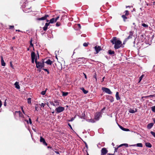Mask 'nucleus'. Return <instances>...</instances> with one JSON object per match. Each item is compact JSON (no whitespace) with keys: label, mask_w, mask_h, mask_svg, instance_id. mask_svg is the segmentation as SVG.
<instances>
[{"label":"nucleus","mask_w":155,"mask_h":155,"mask_svg":"<svg viewBox=\"0 0 155 155\" xmlns=\"http://www.w3.org/2000/svg\"><path fill=\"white\" fill-rule=\"evenodd\" d=\"M110 41L113 45H114V48L116 49H119L122 47L123 48L124 47L122 46V42L119 40H117L116 37H113L110 40Z\"/></svg>","instance_id":"1"},{"label":"nucleus","mask_w":155,"mask_h":155,"mask_svg":"<svg viewBox=\"0 0 155 155\" xmlns=\"http://www.w3.org/2000/svg\"><path fill=\"white\" fill-rule=\"evenodd\" d=\"M37 57L35 60V63L36 64V67L37 68L41 69L44 67L45 62L42 60V61L38 62L37 61Z\"/></svg>","instance_id":"2"},{"label":"nucleus","mask_w":155,"mask_h":155,"mask_svg":"<svg viewBox=\"0 0 155 155\" xmlns=\"http://www.w3.org/2000/svg\"><path fill=\"white\" fill-rule=\"evenodd\" d=\"M102 90L103 91L105 92L108 94H111L112 93V92H111L110 89L108 88L102 87Z\"/></svg>","instance_id":"3"},{"label":"nucleus","mask_w":155,"mask_h":155,"mask_svg":"<svg viewBox=\"0 0 155 155\" xmlns=\"http://www.w3.org/2000/svg\"><path fill=\"white\" fill-rule=\"evenodd\" d=\"M100 117H101V112H96L95 114L94 119L96 120H98Z\"/></svg>","instance_id":"4"},{"label":"nucleus","mask_w":155,"mask_h":155,"mask_svg":"<svg viewBox=\"0 0 155 155\" xmlns=\"http://www.w3.org/2000/svg\"><path fill=\"white\" fill-rule=\"evenodd\" d=\"M64 110V107H59L56 108L55 111L57 113H58L63 111Z\"/></svg>","instance_id":"5"},{"label":"nucleus","mask_w":155,"mask_h":155,"mask_svg":"<svg viewBox=\"0 0 155 155\" xmlns=\"http://www.w3.org/2000/svg\"><path fill=\"white\" fill-rule=\"evenodd\" d=\"M31 57L32 63H34L35 60V59L36 58V55L35 52L32 51L31 52Z\"/></svg>","instance_id":"6"},{"label":"nucleus","mask_w":155,"mask_h":155,"mask_svg":"<svg viewBox=\"0 0 155 155\" xmlns=\"http://www.w3.org/2000/svg\"><path fill=\"white\" fill-rule=\"evenodd\" d=\"M94 49L96 51V53H95V54H97L101 50V47L98 46H96L94 47Z\"/></svg>","instance_id":"7"},{"label":"nucleus","mask_w":155,"mask_h":155,"mask_svg":"<svg viewBox=\"0 0 155 155\" xmlns=\"http://www.w3.org/2000/svg\"><path fill=\"white\" fill-rule=\"evenodd\" d=\"M101 155H105L108 152V150L105 148H103L101 150Z\"/></svg>","instance_id":"8"},{"label":"nucleus","mask_w":155,"mask_h":155,"mask_svg":"<svg viewBox=\"0 0 155 155\" xmlns=\"http://www.w3.org/2000/svg\"><path fill=\"white\" fill-rule=\"evenodd\" d=\"M40 141L42 142L43 144L47 146L48 144L46 142L45 139L42 137H40Z\"/></svg>","instance_id":"9"},{"label":"nucleus","mask_w":155,"mask_h":155,"mask_svg":"<svg viewBox=\"0 0 155 155\" xmlns=\"http://www.w3.org/2000/svg\"><path fill=\"white\" fill-rule=\"evenodd\" d=\"M49 16L48 15H45L44 16L41 18H39L38 19V20H46L47 18Z\"/></svg>","instance_id":"10"},{"label":"nucleus","mask_w":155,"mask_h":155,"mask_svg":"<svg viewBox=\"0 0 155 155\" xmlns=\"http://www.w3.org/2000/svg\"><path fill=\"white\" fill-rule=\"evenodd\" d=\"M129 146H137L138 147H142L143 144L142 143H138L137 144L130 145Z\"/></svg>","instance_id":"11"},{"label":"nucleus","mask_w":155,"mask_h":155,"mask_svg":"<svg viewBox=\"0 0 155 155\" xmlns=\"http://www.w3.org/2000/svg\"><path fill=\"white\" fill-rule=\"evenodd\" d=\"M49 25V23H45V26L43 28V30L44 31H46L48 28V27Z\"/></svg>","instance_id":"12"},{"label":"nucleus","mask_w":155,"mask_h":155,"mask_svg":"<svg viewBox=\"0 0 155 155\" xmlns=\"http://www.w3.org/2000/svg\"><path fill=\"white\" fill-rule=\"evenodd\" d=\"M154 124L153 123H151L147 125V128L148 129H151Z\"/></svg>","instance_id":"13"},{"label":"nucleus","mask_w":155,"mask_h":155,"mask_svg":"<svg viewBox=\"0 0 155 155\" xmlns=\"http://www.w3.org/2000/svg\"><path fill=\"white\" fill-rule=\"evenodd\" d=\"M108 53L109 54L113 55V56H114L115 54L114 51H112L111 50H109L108 51Z\"/></svg>","instance_id":"14"},{"label":"nucleus","mask_w":155,"mask_h":155,"mask_svg":"<svg viewBox=\"0 0 155 155\" xmlns=\"http://www.w3.org/2000/svg\"><path fill=\"white\" fill-rule=\"evenodd\" d=\"M120 128L122 130L125 131H129V130L128 129L125 128L123 127H122V126H120V125H119Z\"/></svg>","instance_id":"15"},{"label":"nucleus","mask_w":155,"mask_h":155,"mask_svg":"<svg viewBox=\"0 0 155 155\" xmlns=\"http://www.w3.org/2000/svg\"><path fill=\"white\" fill-rule=\"evenodd\" d=\"M137 110L136 108L135 109V111L133 109H130L129 110V112L130 113H134L135 112H137Z\"/></svg>","instance_id":"16"},{"label":"nucleus","mask_w":155,"mask_h":155,"mask_svg":"<svg viewBox=\"0 0 155 155\" xmlns=\"http://www.w3.org/2000/svg\"><path fill=\"white\" fill-rule=\"evenodd\" d=\"M15 87L17 89H19L20 88V87L19 85V82H16L15 83Z\"/></svg>","instance_id":"17"},{"label":"nucleus","mask_w":155,"mask_h":155,"mask_svg":"<svg viewBox=\"0 0 155 155\" xmlns=\"http://www.w3.org/2000/svg\"><path fill=\"white\" fill-rule=\"evenodd\" d=\"M17 113L18 114L19 116V117H22V116L23 115V114L20 111H16L15 112V114H16Z\"/></svg>","instance_id":"18"},{"label":"nucleus","mask_w":155,"mask_h":155,"mask_svg":"<svg viewBox=\"0 0 155 155\" xmlns=\"http://www.w3.org/2000/svg\"><path fill=\"white\" fill-rule=\"evenodd\" d=\"M1 64L3 66H5V63L4 62L2 56H1Z\"/></svg>","instance_id":"19"},{"label":"nucleus","mask_w":155,"mask_h":155,"mask_svg":"<svg viewBox=\"0 0 155 155\" xmlns=\"http://www.w3.org/2000/svg\"><path fill=\"white\" fill-rule=\"evenodd\" d=\"M45 62L48 64H49V65H51V64L52 63V61H51L50 59H49L47 61H46Z\"/></svg>","instance_id":"20"},{"label":"nucleus","mask_w":155,"mask_h":155,"mask_svg":"<svg viewBox=\"0 0 155 155\" xmlns=\"http://www.w3.org/2000/svg\"><path fill=\"white\" fill-rule=\"evenodd\" d=\"M146 146L150 148L152 147L151 144L150 143L148 142H147L145 143Z\"/></svg>","instance_id":"21"},{"label":"nucleus","mask_w":155,"mask_h":155,"mask_svg":"<svg viewBox=\"0 0 155 155\" xmlns=\"http://www.w3.org/2000/svg\"><path fill=\"white\" fill-rule=\"evenodd\" d=\"M81 89L82 90L84 94H86L88 92V91L85 90L83 87H81Z\"/></svg>","instance_id":"22"},{"label":"nucleus","mask_w":155,"mask_h":155,"mask_svg":"<svg viewBox=\"0 0 155 155\" xmlns=\"http://www.w3.org/2000/svg\"><path fill=\"white\" fill-rule=\"evenodd\" d=\"M54 22H55V18H52L50 20V22L49 23H53Z\"/></svg>","instance_id":"23"},{"label":"nucleus","mask_w":155,"mask_h":155,"mask_svg":"<svg viewBox=\"0 0 155 155\" xmlns=\"http://www.w3.org/2000/svg\"><path fill=\"white\" fill-rule=\"evenodd\" d=\"M62 95L63 96H67L68 94V92H62Z\"/></svg>","instance_id":"24"},{"label":"nucleus","mask_w":155,"mask_h":155,"mask_svg":"<svg viewBox=\"0 0 155 155\" xmlns=\"http://www.w3.org/2000/svg\"><path fill=\"white\" fill-rule=\"evenodd\" d=\"M122 17L124 21H126V20L127 19V18L126 17V16L125 15H122Z\"/></svg>","instance_id":"25"},{"label":"nucleus","mask_w":155,"mask_h":155,"mask_svg":"<svg viewBox=\"0 0 155 155\" xmlns=\"http://www.w3.org/2000/svg\"><path fill=\"white\" fill-rule=\"evenodd\" d=\"M144 76V75H142L139 78V81H138V83H140V82L142 78Z\"/></svg>","instance_id":"26"},{"label":"nucleus","mask_w":155,"mask_h":155,"mask_svg":"<svg viewBox=\"0 0 155 155\" xmlns=\"http://www.w3.org/2000/svg\"><path fill=\"white\" fill-rule=\"evenodd\" d=\"M142 25L143 26V27H144L145 28H148V25L147 24H146L145 23H143L142 24Z\"/></svg>","instance_id":"27"},{"label":"nucleus","mask_w":155,"mask_h":155,"mask_svg":"<svg viewBox=\"0 0 155 155\" xmlns=\"http://www.w3.org/2000/svg\"><path fill=\"white\" fill-rule=\"evenodd\" d=\"M28 103L29 104H31V97H29L28 99Z\"/></svg>","instance_id":"28"},{"label":"nucleus","mask_w":155,"mask_h":155,"mask_svg":"<svg viewBox=\"0 0 155 155\" xmlns=\"http://www.w3.org/2000/svg\"><path fill=\"white\" fill-rule=\"evenodd\" d=\"M107 99L108 100H110V102H113L114 101L113 97H110V98H109L108 97H107Z\"/></svg>","instance_id":"29"},{"label":"nucleus","mask_w":155,"mask_h":155,"mask_svg":"<svg viewBox=\"0 0 155 155\" xmlns=\"http://www.w3.org/2000/svg\"><path fill=\"white\" fill-rule=\"evenodd\" d=\"M85 114H82L81 117V118L85 119Z\"/></svg>","instance_id":"30"},{"label":"nucleus","mask_w":155,"mask_h":155,"mask_svg":"<svg viewBox=\"0 0 155 155\" xmlns=\"http://www.w3.org/2000/svg\"><path fill=\"white\" fill-rule=\"evenodd\" d=\"M43 70H44V71H45L46 72H47V74H49V72L48 69L45 68H43Z\"/></svg>","instance_id":"31"},{"label":"nucleus","mask_w":155,"mask_h":155,"mask_svg":"<svg viewBox=\"0 0 155 155\" xmlns=\"http://www.w3.org/2000/svg\"><path fill=\"white\" fill-rule=\"evenodd\" d=\"M9 29H10L12 30L14 29V26L10 25L9 26Z\"/></svg>","instance_id":"32"},{"label":"nucleus","mask_w":155,"mask_h":155,"mask_svg":"<svg viewBox=\"0 0 155 155\" xmlns=\"http://www.w3.org/2000/svg\"><path fill=\"white\" fill-rule=\"evenodd\" d=\"M88 120L89 122H92V123H94L95 122V121L93 119H88Z\"/></svg>","instance_id":"33"},{"label":"nucleus","mask_w":155,"mask_h":155,"mask_svg":"<svg viewBox=\"0 0 155 155\" xmlns=\"http://www.w3.org/2000/svg\"><path fill=\"white\" fill-rule=\"evenodd\" d=\"M152 111L154 112H155V106H153L151 107Z\"/></svg>","instance_id":"34"},{"label":"nucleus","mask_w":155,"mask_h":155,"mask_svg":"<svg viewBox=\"0 0 155 155\" xmlns=\"http://www.w3.org/2000/svg\"><path fill=\"white\" fill-rule=\"evenodd\" d=\"M46 92V90H45V91H43L41 92V94L42 95H44L45 94Z\"/></svg>","instance_id":"35"},{"label":"nucleus","mask_w":155,"mask_h":155,"mask_svg":"<svg viewBox=\"0 0 155 155\" xmlns=\"http://www.w3.org/2000/svg\"><path fill=\"white\" fill-rule=\"evenodd\" d=\"M54 103H55V106L59 105V102L58 101H54Z\"/></svg>","instance_id":"36"},{"label":"nucleus","mask_w":155,"mask_h":155,"mask_svg":"<svg viewBox=\"0 0 155 155\" xmlns=\"http://www.w3.org/2000/svg\"><path fill=\"white\" fill-rule=\"evenodd\" d=\"M125 15L127 16V15H129V12L128 11L126 10L125 11Z\"/></svg>","instance_id":"37"},{"label":"nucleus","mask_w":155,"mask_h":155,"mask_svg":"<svg viewBox=\"0 0 155 155\" xmlns=\"http://www.w3.org/2000/svg\"><path fill=\"white\" fill-rule=\"evenodd\" d=\"M150 133L152 134V135L153 136L155 137V133L153 132V131H150Z\"/></svg>","instance_id":"38"},{"label":"nucleus","mask_w":155,"mask_h":155,"mask_svg":"<svg viewBox=\"0 0 155 155\" xmlns=\"http://www.w3.org/2000/svg\"><path fill=\"white\" fill-rule=\"evenodd\" d=\"M134 33V32L132 31H130L129 32V35L132 36Z\"/></svg>","instance_id":"39"},{"label":"nucleus","mask_w":155,"mask_h":155,"mask_svg":"<svg viewBox=\"0 0 155 155\" xmlns=\"http://www.w3.org/2000/svg\"><path fill=\"white\" fill-rule=\"evenodd\" d=\"M84 143L85 144V147H86V148L87 149V150H86H86L87 151V150L88 149V146H87V143L85 142H84Z\"/></svg>","instance_id":"40"},{"label":"nucleus","mask_w":155,"mask_h":155,"mask_svg":"<svg viewBox=\"0 0 155 155\" xmlns=\"http://www.w3.org/2000/svg\"><path fill=\"white\" fill-rule=\"evenodd\" d=\"M61 25V23L60 22H57L56 24V25L57 27H58Z\"/></svg>","instance_id":"41"},{"label":"nucleus","mask_w":155,"mask_h":155,"mask_svg":"<svg viewBox=\"0 0 155 155\" xmlns=\"http://www.w3.org/2000/svg\"><path fill=\"white\" fill-rule=\"evenodd\" d=\"M132 38V36L129 35V36L127 37V38H126V39L128 40V39L131 38Z\"/></svg>","instance_id":"42"},{"label":"nucleus","mask_w":155,"mask_h":155,"mask_svg":"<svg viewBox=\"0 0 155 155\" xmlns=\"http://www.w3.org/2000/svg\"><path fill=\"white\" fill-rule=\"evenodd\" d=\"M88 44L86 43H84L83 44V46L84 47H87L88 46Z\"/></svg>","instance_id":"43"},{"label":"nucleus","mask_w":155,"mask_h":155,"mask_svg":"<svg viewBox=\"0 0 155 155\" xmlns=\"http://www.w3.org/2000/svg\"><path fill=\"white\" fill-rule=\"evenodd\" d=\"M96 73L94 74L93 76V77L96 79V81H97V79L96 77Z\"/></svg>","instance_id":"44"},{"label":"nucleus","mask_w":155,"mask_h":155,"mask_svg":"<svg viewBox=\"0 0 155 155\" xmlns=\"http://www.w3.org/2000/svg\"><path fill=\"white\" fill-rule=\"evenodd\" d=\"M123 146H125L126 147H127L128 146L127 143H123Z\"/></svg>","instance_id":"45"},{"label":"nucleus","mask_w":155,"mask_h":155,"mask_svg":"<svg viewBox=\"0 0 155 155\" xmlns=\"http://www.w3.org/2000/svg\"><path fill=\"white\" fill-rule=\"evenodd\" d=\"M74 118L72 117L71 120H68V121H73L74 119Z\"/></svg>","instance_id":"46"},{"label":"nucleus","mask_w":155,"mask_h":155,"mask_svg":"<svg viewBox=\"0 0 155 155\" xmlns=\"http://www.w3.org/2000/svg\"><path fill=\"white\" fill-rule=\"evenodd\" d=\"M59 18V16H58L55 18V22H56L57 21V20Z\"/></svg>","instance_id":"47"},{"label":"nucleus","mask_w":155,"mask_h":155,"mask_svg":"<svg viewBox=\"0 0 155 155\" xmlns=\"http://www.w3.org/2000/svg\"><path fill=\"white\" fill-rule=\"evenodd\" d=\"M127 41V39L126 38L125 39V40H124V41L123 42V45H124L125 44V43H126V41Z\"/></svg>","instance_id":"48"},{"label":"nucleus","mask_w":155,"mask_h":155,"mask_svg":"<svg viewBox=\"0 0 155 155\" xmlns=\"http://www.w3.org/2000/svg\"><path fill=\"white\" fill-rule=\"evenodd\" d=\"M116 97H119V93L118 92H117L116 93V95H115Z\"/></svg>","instance_id":"49"},{"label":"nucleus","mask_w":155,"mask_h":155,"mask_svg":"<svg viewBox=\"0 0 155 155\" xmlns=\"http://www.w3.org/2000/svg\"><path fill=\"white\" fill-rule=\"evenodd\" d=\"M31 47H34L33 44L32 43H30V45L29 46V48Z\"/></svg>","instance_id":"50"},{"label":"nucleus","mask_w":155,"mask_h":155,"mask_svg":"<svg viewBox=\"0 0 155 155\" xmlns=\"http://www.w3.org/2000/svg\"><path fill=\"white\" fill-rule=\"evenodd\" d=\"M21 110L22 111V112H23V113L25 114V111H24V110L23 109V107H21Z\"/></svg>","instance_id":"51"},{"label":"nucleus","mask_w":155,"mask_h":155,"mask_svg":"<svg viewBox=\"0 0 155 155\" xmlns=\"http://www.w3.org/2000/svg\"><path fill=\"white\" fill-rule=\"evenodd\" d=\"M29 123L31 124H32V122L31 120V118H29Z\"/></svg>","instance_id":"52"},{"label":"nucleus","mask_w":155,"mask_h":155,"mask_svg":"<svg viewBox=\"0 0 155 155\" xmlns=\"http://www.w3.org/2000/svg\"><path fill=\"white\" fill-rule=\"evenodd\" d=\"M78 27L80 29L81 28V25L80 24H77Z\"/></svg>","instance_id":"53"},{"label":"nucleus","mask_w":155,"mask_h":155,"mask_svg":"<svg viewBox=\"0 0 155 155\" xmlns=\"http://www.w3.org/2000/svg\"><path fill=\"white\" fill-rule=\"evenodd\" d=\"M68 125L69 126V127H70V128H71V129H72H72H72V127H71V125H70V123H68Z\"/></svg>","instance_id":"54"},{"label":"nucleus","mask_w":155,"mask_h":155,"mask_svg":"<svg viewBox=\"0 0 155 155\" xmlns=\"http://www.w3.org/2000/svg\"><path fill=\"white\" fill-rule=\"evenodd\" d=\"M45 105V104H44L43 103H42L41 104V107H44Z\"/></svg>","instance_id":"55"},{"label":"nucleus","mask_w":155,"mask_h":155,"mask_svg":"<svg viewBox=\"0 0 155 155\" xmlns=\"http://www.w3.org/2000/svg\"><path fill=\"white\" fill-rule=\"evenodd\" d=\"M50 104L52 105H53L54 106H55V103H54L53 102H50Z\"/></svg>","instance_id":"56"},{"label":"nucleus","mask_w":155,"mask_h":155,"mask_svg":"<svg viewBox=\"0 0 155 155\" xmlns=\"http://www.w3.org/2000/svg\"><path fill=\"white\" fill-rule=\"evenodd\" d=\"M10 64L11 67L12 68H13V66L12 65V62H10Z\"/></svg>","instance_id":"57"},{"label":"nucleus","mask_w":155,"mask_h":155,"mask_svg":"<svg viewBox=\"0 0 155 155\" xmlns=\"http://www.w3.org/2000/svg\"><path fill=\"white\" fill-rule=\"evenodd\" d=\"M28 96H29L30 97H31L32 96V95L31 94H28Z\"/></svg>","instance_id":"58"},{"label":"nucleus","mask_w":155,"mask_h":155,"mask_svg":"<svg viewBox=\"0 0 155 155\" xmlns=\"http://www.w3.org/2000/svg\"><path fill=\"white\" fill-rule=\"evenodd\" d=\"M83 74H84V77H85V78L86 79H87V75H86V74H85V73H83Z\"/></svg>","instance_id":"59"},{"label":"nucleus","mask_w":155,"mask_h":155,"mask_svg":"<svg viewBox=\"0 0 155 155\" xmlns=\"http://www.w3.org/2000/svg\"><path fill=\"white\" fill-rule=\"evenodd\" d=\"M122 146H123V144H120V145L118 147H117V148H118Z\"/></svg>","instance_id":"60"},{"label":"nucleus","mask_w":155,"mask_h":155,"mask_svg":"<svg viewBox=\"0 0 155 155\" xmlns=\"http://www.w3.org/2000/svg\"><path fill=\"white\" fill-rule=\"evenodd\" d=\"M153 95H150V96H146L145 97H153Z\"/></svg>","instance_id":"61"},{"label":"nucleus","mask_w":155,"mask_h":155,"mask_svg":"<svg viewBox=\"0 0 155 155\" xmlns=\"http://www.w3.org/2000/svg\"><path fill=\"white\" fill-rule=\"evenodd\" d=\"M2 105V102L0 100V108L1 107Z\"/></svg>","instance_id":"62"},{"label":"nucleus","mask_w":155,"mask_h":155,"mask_svg":"<svg viewBox=\"0 0 155 155\" xmlns=\"http://www.w3.org/2000/svg\"><path fill=\"white\" fill-rule=\"evenodd\" d=\"M107 155H114V154H111V153H108L107 154Z\"/></svg>","instance_id":"63"},{"label":"nucleus","mask_w":155,"mask_h":155,"mask_svg":"<svg viewBox=\"0 0 155 155\" xmlns=\"http://www.w3.org/2000/svg\"><path fill=\"white\" fill-rule=\"evenodd\" d=\"M118 148H117H117H115L114 152H117V150Z\"/></svg>","instance_id":"64"}]
</instances>
